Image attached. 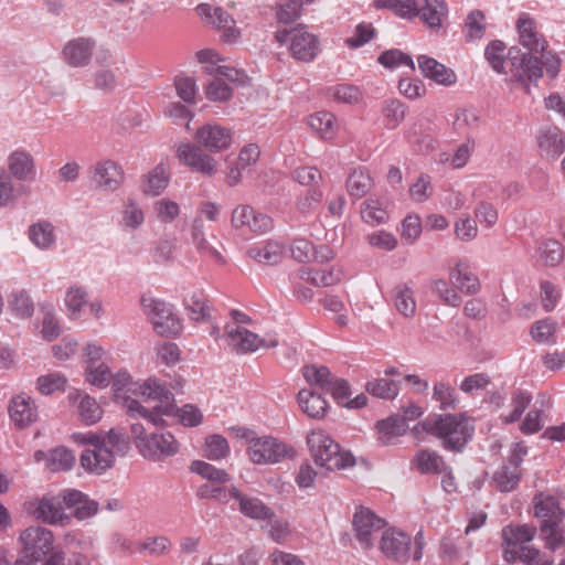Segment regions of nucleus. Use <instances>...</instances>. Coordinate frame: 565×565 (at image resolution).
I'll return each mask as SVG.
<instances>
[{"mask_svg":"<svg viewBox=\"0 0 565 565\" xmlns=\"http://www.w3.org/2000/svg\"><path fill=\"white\" fill-rule=\"evenodd\" d=\"M411 536L395 529L384 531L380 541L383 554L401 563H406L411 558Z\"/></svg>","mask_w":565,"mask_h":565,"instance_id":"20","label":"nucleus"},{"mask_svg":"<svg viewBox=\"0 0 565 565\" xmlns=\"http://www.w3.org/2000/svg\"><path fill=\"white\" fill-rule=\"evenodd\" d=\"M369 394L382 399H394L399 394V381L388 377L374 379L365 386Z\"/></svg>","mask_w":565,"mask_h":565,"instance_id":"47","label":"nucleus"},{"mask_svg":"<svg viewBox=\"0 0 565 565\" xmlns=\"http://www.w3.org/2000/svg\"><path fill=\"white\" fill-rule=\"evenodd\" d=\"M385 525V520L377 516L369 508L359 507L353 514L352 526L354 536L363 550L373 547L376 534L382 531Z\"/></svg>","mask_w":565,"mask_h":565,"instance_id":"14","label":"nucleus"},{"mask_svg":"<svg viewBox=\"0 0 565 565\" xmlns=\"http://www.w3.org/2000/svg\"><path fill=\"white\" fill-rule=\"evenodd\" d=\"M139 303L142 313L150 321L157 334L178 337L181 333L182 323L171 303L150 294L141 295Z\"/></svg>","mask_w":565,"mask_h":565,"instance_id":"8","label":"nucleus"},{"mask_svg":"<svg viewBox=\"0 0 565 565\" xmlns=\"http://www.w3.org/2000/svg\"><path fill=\"white\" fill-rule=\"evenodd\" d=\"M508 57L512 77L515 82L520 83L526 92H530L531 82L536 83L543 76V66L551 78H555L559 73L561 60L552 53L543 54V60H541L513 46L509 50Z\"/></svg>","mask_w":565,"mask_h":565,"instance_id":"3","label":"nucleus"},{"mask_svg":"<svg viewBox=\"0 0 565 565\" xmlns=\"http://www.w3.org/2000/svg\"><path fill=\"white\" fill-rule=\"evenodd\" d=\"M449 278L466 295H475L480 289L478 277L470 270L469 263L465 259L456 263Z\"/></svg>","mask_w":565,"mask_h":565,"instance_id":"35","label":"nucleus"},{"mask_svg":"<svg viewBox=\"0 0 565 565\" xmlns=\"http://www.w3.org/2000/svg\"><path fill=\"white\" fill-rule=\"evenodd\" d=\"M9 417L19 428H25L39 418L38 405L33 397L22 392L14 395L8 406Z\"/></svg>","mask_w":565,"mask_h":565,"instance_id":"21","label":"nucleus"},{"mask_svg":"<svg viewBox=\"0 0 565 565\" xmlns=\"http://www.w3.org/2000/svg\"><path fill=\"white\" fill-rule=\"evenodd\" d=\"M234 131L230 127L210 121L198 128L194 138L196 142L212 153H220L231 148Z\"/></svg>","mask_w":565,"mask_h":565,"instance_id":"16","label":"nucleus"},{"mask_svg":"<svg viewBox=\"0 0 565 565\" xmlns=\"http://www.w3.org/2000/svg\"><path fill=\"white\" fill-rule=\"evenodd\" d=\"M563 521L540 522V539L544 547L551 552L558 550L564 543Z\"/></svg>","mask_w":565,"mask_h":565,"instance_id":"41","label":"nucleus"},{"mask_svg":"<svg viewBox=\"0 0 565 565\" xmlns=\"http://www.w3.org/2000/svg\"><path fill=\"white\" fill-rule=\"evenodd\" d=\"M417 63L422 74L439 85L451 86L457 82L455 72L433 57L419 55Z\"/></svg>","mask_w":565,"mask_h":565,"instance_id":"27","label":"nucleus"},{"mask_svg":"<svg viewBox=\"0 0 565 565\" xmlns=\"http://www.w3.org/2000/svg\"><path fill=\"white\" fill-rule=\"evenodd\" d=\"M202 21L222 32V40L226 43H236L241 38V30L236 28L233 17L221 7L201 3L196 8Z\"/></svg>","mask_w":565,"mask_h":565,"instance_id":"13","label":"nucleus"},{"mask_svg":"<svg viewBox=\"0 0 565 565\" xmlns=\"http://www.w3.org/2000/svg\"><path fill=\"white\" fill-rule=\"evenodd\" d=\"M537 255L545 265L554 267L563 260L564 248L558 241L546 239L537 247Z\"/></svg>","mask_w":565,"mask_h":565,"instance_id":"57","label":"nucleus"},{"mask_svg":"<svg viewBox=\"0 0 565 565\" xmlns=\"http://www.w3.org/2000/svg\"><path fill=\"white\" fill-rule=\"evenodd\" d=\"M532 402L531 393L522 390H518L513 393L511 398L512 411L509 414H501L500 418L503 423L512 424L518 422L524 411L529 407Z\"/></svg>","mask_w":565,"mask_h":565,"instance_id":"54","label":"nucleus"},{"mask_svg":"<svg viewBox=\"0 0 565 565\" xmlns=\"http://www.w3.org/2000/svg\"><path fill=\"white\" fill-rule=\"evenodd\" d=\"M119 215L118 225L128 232L139 230L146 221V213L141 203L132 198H128L122 202Z\"/></svg>","mask_w":565,"mask_h":565,"instance_id":"34","label":"nucleus"},{"mask_svg":"<svg viewBox=\"0 0 565 565\" xmlns=\"http://www.w3.org/2000/svg\"><path fill=\"white\" fill-rule=\"evenodd\" d=\"M150 430L140 423L131 424V435L139 454L149 460L158 461L174 456L179 445L174 436L164 430Z\"/></svg>","mask_w":565,"mask_h":565,"instance_id":"7","label":"nucleus"},{"mask_svg":"<svg viewBox=\"0 0 565 565\" xmlns=\"http://www.w3.org/2000/svg\"><path fill=\"white\" fill-rule=\"evenodd\" d=\"M519 42L525 49L532 52L544 51L546 46L545 40L536 31L535 22L529 14L522 13L516 22Z\"/></svg>","mask_w":565,"mask_h":565,"instance_id":"30","label":"nucleus"},{"mask_svg":"<svg viewBox=\"0 0 565 565\" xmlns=\"http://www.w3.org/2000/svg\"><path fill=\"white\" fill-rule=\"evenodd\" d=\"M414 462L422 473H441L447 469L443 457L428 449L419 450L414 458Z\"/></svg>","mask_w":565,"mask_h":565,"instance_id":"44","label":"nucleus"},{"mask_svg":"<svg viewBox=\"0 0 565 565\" xmlns=\"http://www.w3.org/2000/svg\"><path fill=\"white\" fill-rule=\"evenodd\" d=\"M189 243L201 256L223 262L221 253L207 241L204 221L200 217H194L191 222Z\"/></svg>","mask_w":565,"mask_h":565,"instance_id":"31","label":"nucleus"},{"mask_svg":"<svg viewBox=\"0 0 565 565\" xmlns=\"http://www.w3.org/2000/svg\"><path fill=\"white\" fill-rule=\"evenodd\" d=\"M407 107L398 99L386 100L382 107L383 126L388 130L396 129L404 120Z\"/></svg>","mask_w":565,"mask_h":565,"instance_id":"48","label":"nucleus"},{"mask_svg":"<svg viewBox=\"0 0 565 565\" xmlns=\"http://www.w3.org/2000/svg\"><path fill=\"white\" fill-rule=\"evenodd\" d=\"M74 462L73 452L67 448L60 447L50 451L46 458V468L51 471H66L73 467Z\"/></svg>","mask_w":565,"mask_h":565,"instance_id":"58","label":"nucleus"},{"mask_svg":"<svg viewBox=\"0 0 565 565\" xmlns=\"http://www.w3.org/2000/svg\"><path fill=\"white\" fill-rule=\"evenodd\" d=\"M236 436L246 443V455L257 466H270L292 457L295 450L271 435H258L256 431L237 427Z\"/></svg>","mask_w":565,"mask_h":565,"instance_id":"4","label":"nucleus"},{"mask_svg":"<svg viewBox=\"0 0 565 565\" xmlns=\"http://www.w3.org/2000/svg\"><path fill=\"white\" fill-rule=\"evenodd\" d=\"M275 41L286 47L289 56L300 63H311L322 52L320 36L311 32L308 25L299 23L292 28L278 29Z\"/></svg>","mask_w":565,"mask_h":565,"instance_id":"5","label":"nucleus"},{"mask_svg":"<svg viewBox=\"0 0 565 565\" xmlns=\"http://www.w3.org/2000/svg\"><path fill=\"white\" fill-rule=\"evenodd\" d=\"M30 242L40 250H50L56 245L55 226L46 221L39 220L32 223L28 228Z\"/></svg>","mask_w":565,"mask_h":565,"instance_id":"33","label":"nucleus"},{"mask_svg":"<svg viewBox=\"0 0 565 565\" xmlns=\"http://www.w3.org/2000/svg\"><path fill=\"white\" fill-rule=\"evenodd\" d=\"M6 170L11 179L19 182H34L38 175L36 161L33 154L24 148L13 149L7 158Z\"/></svg>","mask_w":565,"mask_h":565,"instance_id":"19","label":"nucleus"},{"mask_svg":"<svg viewBox=\"0 0 565 565\" xmlns=\"http://www.w3.org/2000/svg\"><path fill=\"white\" fill-rule=\"evenodd\" d=\"M505 44L500 40L491 41L484 50V57L492 70L499 74L504 72Z\"/></svg>","mask_w":565,"mask_h":565,"instance_id":"61","label":"nucleus"},{"mask_svg":"<svg viewBox=\"0 0 565 565\" xmlns=\"http://www.w3.org/2000/svg\"><path fill=\"white\" fill-rule=\"evenodd\" d=\"M87 290L78 285L71 286L65 294L64 302L71 319H78L87 305Z\"/></svg>","mask_w":565,"mask_h":565,"instance_id":"49","label":"nucleus"},{"mask_svg":"<svg viewBox=\"0 0 565 565\" xmlns=\"http://www.w3.org/2000/svg\"><path fill=\"white\" fill-rule=\"evenodd\" d=\"M537 534V527L527 523H510L501 530L502 559L513 564L521 550L533 546L531 543Z\"/></svg>","mask_w":565,"mask_h":565,"instance_id":"12","label":"nucleus"},{"mask_svg":"<svg viewBox=\"0 0 565 565\" xmlns=\"http://www.w3.org/2000/svg\"><path fill=\"white\" fill-rule=\"evenodd\" d=\"M372 185L371 177L362 168L353 170L347 180V190L354 199L363 198L371 190Z\"/></svg>","mask_w":565,"mask_h":565,"instance_id":"51","label":"nucleus"},{"mask_svg":"<svg viewBox=\"0 0 565 565\" xmlns=\"http://www.w3.org/2000/svg\"><path fill=\"white\" fill-rule=\"evenodd\" d=\"M19 542L24 555L14 565H38L53 550L54 535L46 527L29 526L20 533ZM0 565L4 563L1 562Z\"/></svg>","mask_w":565,"mask_h":565,"instance_id":"9","label":"nucleus"},{"mask_svg":"<svg viewBox=\"0 0 565 565\" xmlns=\"http://www.w3.org/2000/svg\"><path fill=\"white\" fill-rule=\"evenodd\" d=\"M171 180L170 167L167 161H160L141 177L140 190L147 196H159L168 188Z\"/></svg>","mask_w":565,"mask_h":565,"instance_id":"23","label":"nucleus"},{"mask_svg":"<svg viewBox=\"0 0 565 565\" xmlns=\"http://www.w3.org/2000/svg\"><path fill=\"white\" fill-rule=\"evenodd\" d=\"M518 561L523 565H554L552 555L541 551L534 545L522 548Z\"/></svg>","mask_w":565,"mask_h":565,"instance_id":"64","label":"nucleus"},{"mask_svg":"<svg viewBox=\"0 0 565 565\" xmlns=\"http://www.w3.org/2000/svg\"><path fill=\"white\" fill-rule=\"evenodd\" d=\"M298 404L302 412L311 418H322L328 408V402L321 394L311 390H301L297 396Z\"/></svg>","mask_w":565,"mask_h":565,"instance_id":"37","label":"nucleus"},{"mask_svg":"<svg viewBox=\"0 0 565 565\" xmlns=\"http://www.w3.org/2000/svg\"><path fill=\"white\" fill-rule=\"evenodd\" d=\"M376 9H388L402 19H415L418 15V2L416 0H374Z\"/></svg>","mask_w":565,"mask_h":565,"instance_id":"43","label":"nucleus"},{"mask_svg":"<svg viewBox=\"0 0 565 565\" xmlns=\"http://www.w3.org/2000/svg\"><path fill=\"white\" fill-rule=\"evenodd\" d=\"M92 181L95 186L105 192H115L125 181L122 167L114 160L98 161L92 169Z\"/></svg>","mask_w":565,"mask_h":565,"instance_id":"18","label":"nucleus"},{"mask_svg":"<svg viewBox=\"0 0 565 565\" xmlns=\"http://www.w3.org/2000/svg\"><path fill=\"white\" fill-rule=\"evenodd\" d=\"M68 399L71 402L79 399L77 412L82 423L85 425H94L102 418V407L96 402V399L89 395L82 394L79 392H73L68 394Z\"/></svg>","mask_w":565,"mask_h":565,"instance_id":"36","label":"nucleus"},{"mask_svg":"<svg viewBox=\"0 0 565 565\" xmlns=\"http://www.w3.org/2000/svg\"><path fill=\"white\" fill-rule=\"evenodd\" d=\"M305 0H281L276 7V18L279 23L289 24L301 17Z\"/></svg>","mask_w":565,"mask_h":565,"instance_id":"56","label":"nucleus"},{"mask_svg":"<svg viewBox=\"0 0 565 565\" xmlns=\"http://www.w3.org/2000/svg\"><path fill=\"white\" fill-rule=\"evenodd\" d=\"M110 383L116 399L124 404V397H129L126 395L127 393H132L135 395V388L137 384H139V381H132V377L128 371L120 370L116 374L111 375Z\"/></svg>","mask_w":565,"mask_h":565,"instance_id":"59","label":"nucleus"},{"mask_svg":"<svg viewBox=\"0 0 565 565\" xmlns=\"http://www.w3.org/2000/svg\"><path fill=\"white\" fill-rule=\"evenodd\" d=\"M302 374L310 385L319 386L322 391H326L333 380L329 369L326 366L307 365L303 367Z\"/></svg>","mask_w":565,"mask_h":565,"instance_id":"63","label":"nucleus"},{"mask_svg":"<svg viewBox=\"0 0 565 565\" xmlns=\"http://www.w3.org/2000/svg\"><path fill=\"white\" fill-rule=\"evenodd\" d=\"M177 157L194 172L206 177H213L217 172V161L204 152L200 145L181 143L177 149Z\"/></svg>","mask_w":565,"mask_h":565,"instance_id":"17","label":"nucleus"},{"mask_svg":"<svg viewBox=\"0 0 565 565\" xmlns=\"http://www.w3.org/2000/svg\"><path fill=\"white\" fill-rule=\"evenodd\" d=\"M224 337L228 347L236 354H250L260 349H273L279 344L276 333H266L264 337L242 326L225 324Z\"/></svg>","mask_w":565,"mask_h":565,"instance_id":"10","label":"nucleus"},{"mask_svg":"<svg viewBox=\"0 0 565 565\" xmlns=\"http://www.w3.org/2000/svg\"><path fill=\"white\" fill-rule=\"evenodd\" d=\"M473 426L461 414L427 417L415 425L413 431H425L441 440L444 449L461 451L473 436Z\"/></svg>","mask_w":565,"mask_h":565,"instance_id":"2","label":"nucleus"},{"mask_svg":"<svg viewBox=\"0 0 565 565\" xmlns=\"http://www.w3.org/2000/svg\"><path fill=\"white\" fill-rule=\"evenodd\" d=\"M380 440L388 445L393 440L406 433L408 429L407 423L399 416H390L385 419L379 420L376 424Z\"/></svg>","mask_w":565,"mask_h":565,"instance_id":"39","label":"nucleus"},{"mask_svg":"<svg viewBox=\"0 0 565 565\" xmlns=\"http://www.w3.org/2000/svg\"><path fill=\"white\" fill-rule=\"evenodd\" d=\"M533 515L541 522L563 521L565 513L554 495L540 492L533 498Z\"/></svg>","mask_w":565,"mask_h":565,"instance_id":"32","label":"nucleus"},{"mask_svg":"<svg viewBox=\"0 0 565 565\" xmlns=\"http://www.w3.org/2000/svg\"><path fill=\"white\" fill-rule=\"evenodd\" d=\"M73 437L78 444L92 447L85 449L81 455V466L86 471L102 473L113 466L115 460L113 450L103 444L100 435L89 431L77 433Z\"/></svg>","mask_w":565,"mask_h":565,"instance_id":"11","label":"nucleus"},{"mask_svg":"<svg viewBox=\"0 0 565 565\" xmlns=\"http://www.w3.org/2000/svg\"><path fill=\"white\" fill-rule=\"evenodd\" d=\"M286 246L276 239H267L248 248V256L259 264L276 265L284 258Z\"/></svg>","mask_w":565,"mask_h":565,"instance_id":"29","label":"nucleus"},{"mask_svg":"<svg viewBox=\"0 0 565 565\" xmlns=\"http://www.w3.org/2000/svg\"><path fill=\"white\" fill-rule=\"evenodd\" d=\"M307 445L316 465L327 470H340L355 465L354 456L350 451L341 450L340 445L324 430L310 431Z\"/></svg>","mask_w":565,"mask_h":565,"instance_id":"6","label":"nucleus"},{"mask_svg":"<svg viewBox=\"0 0 565 565\" xmlns=\"http://www.w3.org/2000/svg\"><path fill=\"white\" fill-rule=\"evenodd\" d=\"M537 145L542 156L556 159L565 151V134L558 127H546L540 130Z\"/></svg>","mask_w":565,"mask_h":565,"instance_id":"28","label":"nucleus"},{"mask_svg":"<svg viewBox=\"0 0 565 565\" xmlns=\"http://www.w3.org/2000/svg\"><path fill=\"white\" fill-rule=\"evenodd\" d=\"M393 300L396 310L404 317L411 318L416 312L414 290L406 284H398L393 290Z\"/></svg>","mask_w":565,"mask_h":565,"instance_id":"42","label":"nucleus"},{"mask_svg":"<svg viewBox=\"0 0 565 565\" xmlns=\"http://www.w3.org/2000/svg\"><path fill=\"white\" fill-rule=\"evenodd\" d=\"M308 125L315 134L324 140H331L337 134V120L329 111H317L308 117Z\"/></svg>","mask_w":565,"mask_h":565,"instance_id":"38","label":"nucleus"},{"mask_svg":"<svg viewBox=\"0 0 565 565\" xmlns=\"http://www.w3.org/2000/svg\"><path fill=\"white\" fill-rule=\"evenodd\" d=\"M449 14L446 0H424L418 4V18L431 31H439Z\"/></svg>","mask_w":565,"mask_h":565,"instance_id":"26","label":"nucleus"},{"mask_svg":"<svg viewBox=\"0 0 565 565\" xmlns=\"http://www.w3.org/2000/svg\"><path fill=\"white\" fill-rule=\"evenodd\" d=\"M8 305L11 312L20 319H28L34 312V302L24 289L13 290L9 296Z\"/></svg>","mask_w":565,"mask_h":565,"instance_id":"45","label":"nucleus"},{"mask_svg":"<svg viewBox=\"0 0 565 565\" xmlns=\"http://www.w3.org/2000/svg\"><path fill=\"white\" fill-rule=\"evenodd\" d=\"M135 395L146 399H152L157 404L152 409L146 408L139 401L132 397H124V406L131 417H142L148 424L161 427L166 424L163 416L174 414L175 399L171 391L156 377L139 381L135 388Z\"/></svg>","mask_w":565,"mask_h":565,"instance_id":"1","label":"nucleus"},{"mask_svg":"<svg viewBox=\"0 0 565 565\" xmlns=\"http://www.w3.org/2000/svg\"><path fill=\"white\" fill-rule=\"evenodd\" d=\"M361 217L372 226L385 223L388 220L386 203L380 199L369 198L361 205Z\"/></svg>","mask_w":565,"mask_h":565,"instance_id":"40","label":"nucleus"},{"mask_svg":"<svg viewBox=\"0 0 565 565\" xmlns=\"http://www.w3.org/2000/svg\"><path fill=\"white\" fill-rule=\"evenodd\" d=\"M204 452L210 460H221L230 454V446L221 435H211L205 439Z\"/></svg>","mask_w":565,"mask_h":565,"instance_id":"62","label":"nucleus"},{"mask_svg":"<svg viewBox=\"0 0 565 565\" xmlns=\"http://www.w3.org/2000/svg\"><path fill=\"white\" fill-rule=\"evenodd\" d=\"M190 470L201 478L217 484H224L231 480L230 475L225 470L202 460H194L190 466Z\"/></svg>","mask_w":565,"mask_h":565,"instance_id":"53","label":"nucleus"},{"mask_svg":"<svg viewBox=\"0 0 565 565\" xmlns=\"http://www.w3.org/2000/svg\"><path fill=\"white\" fill-rule=\"evenodd\" d=\"M232 224L236 228L247 227L257 233H265L271 230L273 220L263 213H256L249 205H238L233 210Z\"/></svg>","mask_w":565,"mask_h":565,"instance_id":"22","label":"nucleus"},{"mask_svg":"<svg viewBox=\"0 0 565 565\" xmlns=\"http://www.w3.org/2000/svg\"><path fill=\"white\" fill-rule=\"evenodd\" d=\"M228 497L238 502L239 511L249 519L266 521L273 519L275 512L260 499L243 494L236 487L228 489Z\"/></svg>","mask_w":565,"mask_h":565,"instance_id":"24","label":"nucleus"},{"mask_svg":"<svg viewBox=\"0 0 565 565\" xmlns=\"http://www.w3.org/2000/svg\"><path fill=\"white\" fill-rule=\"evenodd\" d=\"M184 306L195 321H203L210 317V306L203 290H194L184 298Z\"/></svg>","mask_w":565,"mask_h":565,"instance_id":"46","label":"nucleus"},{"mask_svg":"<svg viewBox=\"0 0 565 565\" xmlns=\"http://www.w3.org/2000/svg\"><path fill=\"white\" fill-rule=\"evenodd\" d=\"M556 329L557 323L551 318H545L531 327L530 334L536 343L552 345L557 342Z\"/></svg>","mask_w":565,"mask_h":565,"instance_id":"50","label":"nucleus"},{"mask_svg":"<svg viewBox=\"0 0 565 565\" xmlns=\"http://www.w3.org/2000/svg\"><path fill=\"white\" fill-rule=\"evenodd\" d=\"M25 510L36 520L51 525H64L71 521V516L65 514L61 501L50 494L28 501Z\"/></svg>","mask_w":565,"mask_h":565,"instance_id":"15","label":"nucleus"},{"mask_svg":"<svg viewBox=\"0 0 565 565\" xmlns=\"http://www.w3.org/2000/svg\"><path fill=\"white\" fill-rule=\"evenodd\" d=\"M521 471L510 463L503 465L493 473V481L502 492L512 491L520 482Z\"/></svg>","mask_w":565,"mask_h":565,"instance_id":"52","label":"nucleus"},{"mask_svg":"<svg viewBox=\"0 0 565 565\" xmlns=\"http://www.w3.org/2000/svg\"><path fill=\"white\" fill-rule=\"evenodd\" d=\"M153 212L161 223L169 224L179 217L181 207L170 198H162L153 203Z\"/></svg>","mask_w":565,"mask_h":565,"instance_id":"60","label":"nucleus"},{"mask_svg":"<svg viewBox=\"0 0 565 565\" xmlns=\"http://www.w3.org/2000/svg\"><path fill=\"white\" fill-rule=\"evenodd\" d=\"M95 42L88 38L74 39L64 46V61L73 67H84L89 64Z\"/></svg>","mask_w":565,"mask_h":565,"instance_id":"25","label":"nucleus"},{"mask_svg":"<svg viewBox=\"0 0 565 565\" xmlns=\"http://www.w3.org/2000/svg\"><path fill=\"white\" fill-rule=\"evenodd\" d=\"M431 399L438 403L440 409H454L458 405V397L455 388L446 382L439 381L434 384Z\"/></svg>","mask_w":565,"mask_h":565,"instance_id":"55","label":"nucleus"}]
</instances>
